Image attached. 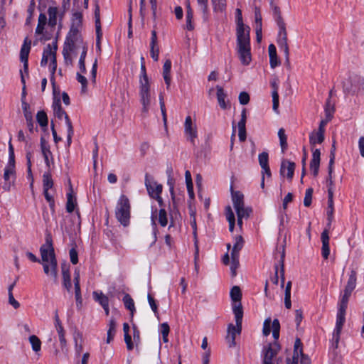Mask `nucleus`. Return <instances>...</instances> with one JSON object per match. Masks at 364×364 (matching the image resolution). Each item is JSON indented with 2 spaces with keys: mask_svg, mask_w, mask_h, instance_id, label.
<instances>
[{
  "mask_svg": "<svg viewBox=\"0 0 364 364\" xmlns=\"http://www.w3.org/2000/svg\"><path fill=\"white\" fill-rule=\"evenodd\" d=\"M82 24V15L80 12H75L72 17V23L70 31L67 36L63 48V56L66 62H71L70 53L82 44L80 36V31Z\"/></svg>",
  "mask_w": 364,
  "mask_h": 364,
  "instance_id": "nucleus-1",
  "label": "nucleus"
},
{
  "mask_svg": "<svg viewBox=\"0 0 364 364\" xmlns=\"http://www.w3.org/2000/svg\"><path fill=\"white\" fill-rule=\"evenodd\" d=\"M273 17L279 28L277 44L279 48L284 52L285 55V62L289 65V49L287 43V33L286 30V23L282 16L280 9L274 6L272 9Z\"/></svg>",
  "mask_w": 364,
  "mask_h": 364,
  "instance_id": "nucleus-2",
  "label": "nucleus"
},
{
  "mask_svg": "<svg viewBox=\"0 0 364 364\" xmlns=\"http://www.w3.org/2000/svg\"><path fill=\"white\" fill-rule=\"evenodd\" d=\"M234 315L235 318L236 325L234 326L232 323H230L228 325V334L225 338L226 342L228 344L229 348H233L236 346L235 336L237 334L240 335L242 331V322L243 316L242 315V312L239 306H235Z\"/></svg>",
  "mask_w": 364,
  "mask_h": 364,
  "instance_id": "nucleus-3",
  "label": "nucleus"
},
{
  "mask_svg": "<svg viewBox=\"0 0 364 364\" xmlns=\"http://www.w3.org/2000/svg\"><path fill=\"white\" fill-rule=\"evenodd\" d=\"M130 203L128 198L122 195L115 208V216L117 220L124 227L129 224Z\"/></svg>",
  "mask_w": 364,
  "mask_h": 364,
  "instance_id": "nucleus-4",
  "label": "nucleus"
},
{
  "mask_svg": "<svg viewBox=\"0 0 364 364\" xmlns=\"http://www.w3.org/2000/svg\"><path fill=\"white\" fill-rule=\"evenodd\" d=\"M47 274H50L54 282H57V262L55 257L52 240L48 235H47Z\"/></svg>",
  "mask_w": 364,
  "mask_h": 364,
  "instance_id": "nucleus-5",
  "label": "nucleus"
},
{
  "mask_svg": "<svg viewBox=\"0 0 364 364\" xmlns=\"http://www.w3.org/2000/svg\"><path fill=\"white\" fill-rule=\"evenodd\" d=\"M232 200L237 218H247L252 210L250 207H245L244 195L240 191H232Z\"/></svg>",
  "mask_w": 364,
  "mask_h": 364,
  "instance_id": "nucleus-6",
  "label": "nucleus"
},
{
  "mask_svg": "<svg viewBox=\"0 0 364 364\" xmlns=\"http://www.w3.org/2000/svg\"><path fill=\"white\" fill-rule=\"evenodd\" d=\"M311 364V360L308 355L304 354L302 343L299 338H296L294 346V353L291 358H287V364Z\"/></svg>",
  "mask_w": 364,
  "mask_h": 364,
  "instance_id": "nucleus-7",
  "label": "nucleus"
},
{
  "mask_svg": "<svg viewBox=\"0 0 364 364\" xmlns=\"http://www.w3.org/2000/svg\"><path fill=\"white\" fill-rule=\"evenodd\" d=\"M279 350L280 346L277 341L264 346L262 351V364H273V358L277 355Z\"/></svg>",
  "mask_w": 364,
  "mask_h": 364,
  "instance_id": "nucleus-8",
  "label": "nucleus"
},
{
  "mask_svg": "<svg viewBox=\"0 0 364 364\" xmlns=\"http://www.w3.org/2000/svg\"><path fill=\"white\" fill-rule=\"evenodd\" d=\"M140 102L142 104V112L147 113L151 102L149 82H139Z\"/></svg>",
  "mask_w": 364,
  "mask_h": 364,
  "instance_id": "nucleus-9",
  "label": "nucleus"
},
{
  "mask_svg": "<svg viewBox=\"0 0 364 364\" xmlns=\"http://www.w3.org/2000/svg\"><path fill=\"white\" fill-rule=\"evenodd\" d=\"M271 323L272 327V336L275 341L279 337L280 323L278 319L275 318L272 321L270 318H267L263 323V335L267 336L271 332Z\"/></svg>",
  "mask_w": 364,
  "mask_h": 364,
  "instance_id": "nucleus-10",
  "label": "nucleus"
},
{
  "mask_svg": "<svg viewBox=\"0 0 364 364\" xmlns=\"http://www.w3.org/2000/svg\"><path fill=\"white\" fill-rule=\"evenodd\" d=\"M184 133L187 139L195 146L197 138V126L192 120L191 116H187L184 123Z\"/></svg>",
  "mask_w": 364,
  "mask_h": 364,
  "instance_id": "nucleus-11",
  "label": "nucleus"
},
{
  "mask_svg": "<svg viewBox=\"0 0 364 364\" xmlns=\"http://www.w3.org/2000/svg\"><path fill=\"white\" fill-rule=\"evenodd\" d=\"M250 28L247 26H237V46H250Z\"/></svg>",
  "mask_w": 364,
  "mask_h": 364,
  "instance_id": "nucleus-12",
  "label": "nucleus"
},
{
  "mask_svg": "<svg viewBox=\"0 0 364 364\" xmlns=\"http://www.w3.org/2000/svg\"><path fill=\"white\" fill-rule=\"evenodd\" d=\"M53 108L54 113L58 118H59V119H62L63 117L65 118L66 125L68 126V140H70L71 135L73 134V131L72 123H71L70 120L69 119L68 114H66V112L65 111L63 110V109L61 107L60 102H53Z\"/></svg>",
  "mask_w": 364,
  "mask_h": 364,
  "instance_id": "nucleus-13",
  "label": "nucleus"
},
{
  "mask_svg": "<svg viewBox=\"0 0 364 364\" xmlns=\"http://www.w3.org/2000/svg\"><path fill=\"white\" fill-rule=\"evenodd\" d=\"M145 186L149 195L151 198L158 194H161L162 192V185L159 184L148 174H146L145 176Z\"/></svg>",
  "mask_w": 364,
  "mask_h": 364,
  "instance_id": "nucleus-14",
  "label": "nucleus"
},
{
  "mask_svg": "<svg viewBox=\"0 0 364 364\" xmlns=\"http://www.w3.org/2000/svg\"><path fill=\"white\" fill-rule=\"evenodd\" d=\"M237 50L242 64L244 65H248L252 60L250 46H237Z\"/></svg>",
  "mask_w": 364,
  "mask_h": 364,
  "instance_id": "nucleus-15",
  "label": "nucleus"
},
{
  "mask_svg": "<svg viewBox=\"0 0 364 364\" xmlns=\"http://www.w3.org/2000/svg\"><path fill=\"white\" fill-rule=\"evenodd\" d=\"M230 297L232 303V311L234 312L235 306H239L240 308V311L242 312V315L243 316V310L242 304L240 302L242 299V292L240 288L238 286H234L230 290Z\"/></svg>",
  "mask_w": 364,
  "mask_h": 364,
  "instance_id": "nucleus-16",
  "label": "nucleus"
},
{
  "mask_svg": "<svg viewBox=\"0 0 364 364\" xmlns=\"http://www.w3.org/2000/svg\"><path fill=\"white\" fill-rule=\"evenodd\" d=\"M95 28H96V36H97V47L98 50L100 51V41L102 36V32L101 28V23H100V6L97 4L95 5Z\"/></svg>",
  "mask_w": 364,
  "mask_h": 364,
  "instance_id": "nucleus-17",
  "label": "nucleus"
},
{
  "mask_svg": "<svg viewBox=\"0 0 364 364\" xmlns=\"http://www.w3.org/2000/svg\"><path fill=\"white\" fill-rule=\"evenodd\" d=\"M321 161V152L320 150L316 149L313 150L312 159L310 162V170L312 172L314 176H317L319 171Z\"/></svg>",
  "mask_w": 364,
  "mask_h": 364,
  "instance_id": "nucleus-18",
  "label": "nucleus"
},
{
  "mask_svg": "<svg viewBox=\"0 0 364 364\" xmlns=\"http://www.w3.org/2000/svg\"><path fill=\"white\" fill-rule=\"evenodd\" d=\"M295 166L296 165L294 162L287 160H283L280 168L281 175H287V177L291 180L294 176Z\"/></svg>",
  "mask_w": 364,
  "mask_h": 364,
  "instance_id": "nucleus-19",
  "label": "nucleus"
},
{
  "mask_svg": "<svg viewBox=\"0 0 364 364\" xmlns=\"http://www.w3.org/2000/svg\"><path fill=\"white\" fill-rule=\"evenodd\" d=\"M46 26V14L43 12L40 14L38 18V23L35 32L36 41H44L43 31Z\"/></svg>",
  "mask_w": 364,
  "mask_h": 364,
  "instance_id": "nucleus-20",
  "label": "nucleus"
},
{
  "mask_svg": "<svg viewBox=\"0 0 364 364\" xmlns=\"http://www.w3.org/2000/svg\"><path fill=\"white\" fill-rule=\"evenodd\" d=\"M321 238L322 242L321 254L324 259H327L330 254V238L328 235V230L327 229H324V230L322 232Z\"/></svg>",
  "mask_w": 364,
  "mask_h": 364,
  "instance_id": "nucleus-21",
  "label": "nucleus"
},
{
  "mask_svg": "<svg viewBox=\"0 0 364 364\" xmlns=\"http://www.w3.org/2000/svg\"><path fill=\"white\" fill-rule=\"evenodd\" d=\"M259 165L262 169V173L266 174L268 177L271 176V171L269 166V156L267 152H262L258 156Z\"/></svg>",
  "mask_w": 364,
  "mask_h": 364,
  "instance_id": "nucleus-22",
  "label": "nucleus"
},
{
  "mask_svg": "<svg viewBox=\"0 0 364 364\" xmlns=\"http://www.w3.org/2000/svg\"><path fill=\"white\" fill-rule=\"evenodd\" d=\"M62 269V275H63V287L66 289L68 292L71 291L72 284L70 274L69 272V267L66 264H63L61 266Z\"/></svg>",
  "mask_w": 364,
  "mask_h": 364,
  "instance_id": "nucleus-23",
  "label": "nucleus"
},
{
  "mask_svg": "<svg viewBox=\"0 0 364 364\" xmlns=\"http://www.w3.org/2000/svg\"><path fill=\"white\" fill-rule=\"evenodd\" d=\"M348 300L341 299L339 304L338 309L336 316V322L338 323H345L346 321V312L348 306Z\"/></svg>",
  "mask_w": 364,
  "mask_h": 364,
  "instance_id": "nucleus-24",
  "label": "nucleus"
},
{
  "mask_svg": "<svg viewBox=\"0 0 364 364\" xmlns=\"http://www.w3.org/2000/svg\"><path fill=\"white\" fill-rule=\"evenodd\" d=\"M268 52L270 67L274 69L280 64V60H279L277 54V49L274 44H270L269 46Z\"/></svg>",
  "mask_w": 364,
  "mask_h": 364,
  "instance_id": "nucleus-25",
  "label": "nucleus"
},
{
  "mask_svg": "<svg viewBox=\"0 0 364 364\" xmlns=\"http://www.w3.org/2000/svg\"><path fill=\"white\" fill-rule=\"evenodd\" d=\"M193 11L191 7L189 2L186 4V28L188 31L194 29V24L193 23Z\"/></svg>",
  "mask_w": 364,
  "mask_h": 364,
  "instance_id": "nucleus-26",
  "label": "nucleus"
},
{
  "mask_svg": "<svg viewBox=\"0 0 364 364\" xmlns=\"http://www.w3.org/2000/svg\"><path fill=\"white\" fill-rule=\"evenodd\" d=\"M30 51V45L26 44V42L22 46L20 53L21 60L23 63L24 71H28V57Z\"/></svg>",
  "mask_w": 364,
  "mask_h": 364,
  "instance_id": "nucleus-27",
  "label": "nucleus"
},
{
  "mask_svg": "<svg viewBox=\"0 0 364 364\" xmlns=\"http://www.w3.org/2000/svg\"><path fill=\"white\" fill-rule=\"evenodd\" d=\"M217 90V99L219 104V106L223 109H226L228 108V104L225 102V98L227 97L226 93L225 92L223 88L219 85L216 86Z\"/></svg>",
  "mask_w": 364,
  "mask_h": 364,
  "instance_id": "nucleus-28",
  "label": "nucleus"
},
{
  "mask_svg": "<svg viewBox=\"0 0 364 364\" xmlns=\"http://www.w3.org/2000/svg\"><path fill=\"white\" fill-rule=\"evenodd\" d=\"M171 61L168 59L165 61L164 66H163V77L164 79V81L166 82V85L167 86V88L169 87L171 84Z\"/></svg>",
  "mask_w": 364,
  "mask_h": 364,
  "instance_id": "nucleus-29",
  "label": "nucleus"
},
{
  "mask_svg": "<svg viewBox=\"0 0 364 364\" xmlns=\"http://www.w3.org/2000/svg\"><path fill=\"white\" fill-rule=\"evenodd\" d=\"M344 323H336V328L333 333L332 337V346L334 348L338 347V344L340 340V335Z\"/></svg>",
  "mask_w": 364,
  "mask_h": 364,
  "instance_id": "nucleus-30",
  "label": "nucleus"
},
{
  "mask_svg": "<svg viewBox=\"0 0 364 364\" xmlns=\"http://www.w3.org/2000/svg\"><path fill=\"white\" fill-rule=\"evenodd\" d=\"M55 326L57 332L59 335L60 341L62 344H64L65 343V336H64L63 328L61 325L57 311H55Z\"/></svg>",
  "mask_w": 364,
  "mask_h": 364,
  "instance_id": "nucleus-31",
  "label": "nucleus"
},
{
  "mask_svg": "<svg viewBox=\"0 0 364 364\" xmlns=\"http://www.w3.org/2000/svg\"><path fill=\"white\" fill-rule=\"evenodd\" d=\"M244 245V240L242 236L239 235L235 237V242L233 245L231 256L239 257V252Z\"/></svg>",
  "mask_w": 364,
  "mask_h": 364,
  "instance_id": "nucleus-32",
  "label": "nucleus"
},
{
  "mask_svg": "<svg viewBox=\"0 0 364 364\" xmlns=\"http://www.w3.org/2000/svg\"><path fill=\"white\" fill-rule=\"evenodd\" d=\"M333 213H334V203H333V196L331 191H329V196H328V208H327V220H333Z\"/></svg>",
  "mask_w": 364,
  "mask_h": 364,
  "instance_id": "nucleus-33",
  "label": "nucleus"
},
{
  "mask_svg": "<svg viewBox=\"0 0 364 364\" xmlns=\"http://www.w3.org/2000/svg\"><path fill=\"white\" fill-rule=\"evenodd\" d=\"M214 12L223 13L226 10V0H211Z\"/></svg>",
  "mask_w": 364,
  "mask_h": 364,
  "instance_id": "nucleus-34",
  "label": "nucleus"
},
{
  "mask_svg": "<svg viewBox=\"0 0 364 364\" xmlns=\"http://www.w3.org/2000/svg\"><path fill=\"white\" fill-rule=\"evenodd\" d=\"M324 141V134L316 132H313L309 136V142L311 146L316 144H321Z\"/></svg>",
  "mask_w": 364,
  "mask_h": 364,
  "instance_id": "nucleus-35",
  "label": "nucleus"
},
{
  "mask_svg": "<svg viewBox=\"0 0 364 364\" xmlns=\"http://www.w3.org/2000/svg\"><path fill=\"white\" fill-rule=\"evenodd\" d=\"M49 15V20L47 23L50 26H54L57 23V14H58V9L57 7L50 6L48 11Z\"/></svg>",
  "mask_w": 364,
  "mask_h": 364,
  "instance_id": "nucleus-36",
  "label": "nucleus"
},
{
  "mask_svg": "<svg viewBox=\"0 0 364 364\" xmlns=\"http://www.w3.org/2000/svg\"><path fill=\"white\" fill-rule=\"evenodd\" d=\"M93 298L96 301L99 302L102 307L109 305L108 297L102 292L94 291Z\"/></svg>",
  "mask_w": 364,
  "mask_h": 364,
  "instance_id": "nucleus-37",
  "label": "nucleus"
},
{
  "mask_svg": "<svg viewBox=\"0 0 364 364\" xmlns=\"http://www.w3.org/2000/svg\"><path fill=\"white\" fill-rule=\"evenodd\" d=\"M272 86L274 88V90L272 92V102H273V110L274 112H277L278 107H279V95H278V86L276 83V82H272Z\"/></svg>",
  "mask_w": 364,
  "mask_h": 364,
  "instance_id": "nucleus-38",
  "label": "nucleus"
},
{
  "mask_svg": "<svg viewBox=\"0 0 364 364\" xmlns=\"http://www.w3.org/2000/svg\"><path fill=\"white\" fill-rule=\"evenodd\" d=\"M116 333V322L114 318H111L107 331V343H109L112 341Z\"/></svg>",
  "mask_w": 364,
  "mask_h": 364,
  "instance_id": "nucleus-39",
  "label": "nucleus"
},
{
  "mask_svg": "<svg viewBox=\"0 0 364 364\" xmlns=\"http://www.w3.org/2000/svg\"><path fill=\"white\" fill-rule=\"evenodd\" d=\"M324 109L326 117H327L328 119H331L335 112V106L334 104L331 102L330 98L327 99Z\"/></svg>",
  "mask_w": 364,
  "mask_h": 364,
  "instance_id": "nucleus-40",
  "label": "nucleus"
},
{
  "mask_svg": "<svg viewBox=\"0 0 364 364\" xmlns=\"http://www.w3.org/2000/svg\"><path fill=\"white\" fill-rule=\"evenodd\" d=\"M278 136L279 138L282 152L284 153L287 148V137L283 128H280L278 131Z\"/></svg>",
  "mask_w": 364,
  "mask_h": 364,
  "instance_id": "nucleus-41",
  "label": "nucleus"
},
{
  "mask_svg": "<svg viewBox=\"0 0 364 364\" xmlns=\"http://www.w3.org/2000/svg\"><path fill=\"white\" fill-rule=\"evenodd\" d=\"M123 302L125 307L131 311L132 316L134 314L135 311L134 302L129 294H126L123 298Z\"/></svg>",
  "mask_w": 364,
  "mask_h": 364,
  "instance_id": "nucleus-42",
  "label": "nucleus"
},
{
  "mask_svg": "<svg viewBox=\"0 0 364 364\" xmlns=\"http://www.w3.org/2000/svg\"><path fill=\"white\" fill-rule=\"evenodd\" d=\"M50 82L53 87V102H60V90L58 87L56 86L53 76L50 78Z\"/></svg>",
  "mask_w": 364,
  "mask_h": 364,
  "instance_id": "nucleus-43",
  "label": "nucleus"
},
{
  "mask_svg": "<svg viewBox=\"0 0 364 364\" xmlns=\"http://www.w3.org/2000/svg\"><path fill=\"white\" fill-rule=\"evenodd\" d=\"M76 205V200L72 195V193H68L67 195V203L66 210L68 213H72Z\"/></svg>",
  "mask_w": 364,
  "mask_h": 364,
  "instance_id": "nucleus-44",
  "label": "nucleus"
},
{
  "mask_svg": "<svg viewBox=\"0 0 364 364\" xmlns=\"http://www.w3.org/2000/svg\"><path fill=\"white\" fill-rule=\"evenodd\" d=\"M149 82V77L146 74L144 58V57L141 58V74L139 77V82Z\"/></svg>",
  "mask_w": 364,
  "mask_h": 364,
  "instance_id": "nucleus-45",
  "label": "nucleus"
},
{
  "mask_svg": "<svg viewBox=\"0 0 364 364\" xmlns=\"http://www.w3.org/2000/svg\"><path fill=\"white\" fill-rule=\"evenodd\" d=\"M36 120L43 132L46 131V112L39 111L36 114Z\"/></svg>",
  "mask_w": 364,
  "mask_h": 364,
  "instance_id": "nucleus-46",
  "label": "nucleus"
},
{
  "mask_svg": "<svg viewBox=\"0 0 364 364\" xmlns=\"http://www.w3.org/2000/svg\"><path fill=\"white\" fill-rule=\"evenodd\" d=\"M9 162L6 166L15 168L14 150L11 141L9 143Z\"/></svg>",
  "mask_w": 364,
  "mask_h": 364,
  "instance_id": "nucleus-47",
  "label": "nucleus"
},
{
  "mask_svg": "<svg viewBox=\"0 0 364 364\" xmlns=\"http://www.w3.org/2000/svg\"><path fill=\"white\" fill-rule=\"evenodd\" d=\"M29 341L34 351L38 352L41 350V342L37 336L34 335L30 336Z\"/></svg>",
  "mask_w": 364,
  "mask_h": 364,
  "instance_id": "nucleus-48",
  "label": "nucleus"
},
{
  "mask_svg": "<svg viewBox=\"0 0 364 364\" xmlns=\"http://www.w3.org/2000/svg\"><path fill=\"white\" fill-rule=\"evenodd\" d=\"M356 272L355 270H351L349 279L346 287L349 289H354L356 286Z\"/></svg>",
  "mask_w": 364,
  "mask_h": 364,
  "instance_id": "nucleus-49",
  "label": "nucleus"
},
{
  "mask_svg": "<svg viewBox=\"0 0 364 364\" xmlns=\"http://www.w3.org/2000/svg\"><path fill=\"white\" fill-rule=\"evenodd\" d=\"M231 265H230V270L232 273V277L236 276V269L239 267L240 263H239V257L236 256H231Z\"/></svg>",
  "mask_w": 364,
  "mask_h": 364,
  "instance_id": "nucleus-50",
  "label": "nucleus"
},
{
  "mask_svg": "<svg viewBox=\"0 0 364 364\" xmlns=\"http://www.w3.org/2000/svg\"><path fill=\"white\" fill-rule=\"evenodd\" d=\"M159 223L162 227H165L168 224L166 211L163 208L159 213Z\"/></svg>",
  "mask_w": 364,
  "mask_h": 364,
  "instance_id": "nucleus-51",
  "label": "nucleus"
},
{
  "mask_svg": "<svg viewBox=\"0 0 364 364\" xmlns=\"http://www.w3.org/2000/svg\"><path fill=\"white\" fill-rule=\"evenodd\" d=\"M313 188H309L306 189L304 199V205L306 207H309L312 201Z\"/></svg>",
  "mask_w": 364,
  "mask_h": 364,
  "instance_id": "nucleus-52",
  "label": "nucleus"
},
{
  "mask_svg": "<svg viewBox=\"0 0 364 364\" xmlns=\"http://www.w3.org/2000/svg\"><path fill=\"white\" fill-rule=\"evenodd\" d=\"M75 285V299H76V304L77 306L80 307L82 305V296H81V290L80 287V283L74 284Z\"/></svg>",
  "mask_w": 364,
  "mask_h": 364,
  "instance_id": "nucleus-53",
  "label": "nucleus"
},
{
  "mask_svg": "<svg viewBox=\"0 0 364 364\" xmlns=\"http://www.w3.org/2000/svg\"><path fill=\"white\" fill-rule=\"evenodd\" d=\"M159 104H160V108L163 117V122L165 126H166L167 123V117H166V107H165V103L164 101L163 95L161 94L159 95Z\"/></svg>",
  "mask_w": 364,
  "mask_h": 364,
  "instance_id": "nucleus-54",
  "label": "nucleus"
},
{
  "mask_svg": "<svg viewBox=\"0 0 364 364\" xmlns=\"http://www.w3.org/2000/svg\"><path fill=\"white\" fill-rule=\"evenodd\" d=\"M262 15L260 13V10L258 8H255V28H262Z\"/></svg>",
  "mask_w": 364,
  "mask_h": 364,
  "instance_id": "nucleus-55",
  "label": "nucleus"
},
{
  "mask_svg": "<svg viewBox=\"0 0 364 364\" xmlns=\"http://www.w3.org/2000/svg\"><path fill=\"white\" fill-rule=\"evenodd\" d=\"M77 80L82 85V88H81L82 92L85 93L86 90H87V83L86 77H84L83 75H82L80 73H77Z\"/></svg>",
  "mask_w": 364,
  "mask_h": 364,
  "instance_id": "nucleus-56",
  "label": "nucleus"
},
{
  "mask_svg": "<svg viewBox=\"0 0 364 364\" xmlns=\"http://www.w3.org/2000/svg\"><path fill=\"white\" fill-rule=\"evenodd\" d=\"M284 257H285V252H284V250H283L282 255H281V259L279 260V264L281 265L280 272H281V277H282V287H283L284 284Z\"/></svg>",
  "mask_w": 364,
  "mask_h": 364,
  "instance_id": "nucleus-57",
  "label": "nucleus"
},
{
  "mask_svg": "<svg viewBox=\"0 0 364 364\" xmlns=\"http://www.w3.org/2000/svg\"><path fill=\"white\" fill-rule=\"evenodd\" d=\"M335 149H336L335 145L333 144L332 149L331 151L330 160H329V164H328V172H330V173H333V168L334 160H335Z\"/></svg>",
  "mask_w": 364,
  "mask_h": 364,
  "instance_id": "nucleus-58",
  "label": "nucleus"
},
{
  "mask_svg": "<svg viewBox=\"0 0 364 364\" xmlns=\"http://www.w3.org/2000/svg\"><path fill=\"white\" fill-rule=\"evenodd\" d=\"M147 299H148L149 304L151 306V309L154 311V314L156 316H157L159 314L158 313V306H157V304H156L154 299L150 294H148Z\"/></svg>",
  "mask_w": 364,
  "mask_h": 364,
  "instance_id": "nucleus-59",
  "label": "nucleus"
},
{
  "mask_svg": "<svg viewBox=\"0 0 364 364\" xmlns=\"http://www.w3.org/2000/svg\"><path fill=\"white\" fill-rule=\"evenodd\" d=\"M15 173V168L6 166L4 170V178L6 181H9L11 176H14Z\"/></svg>",
  "mask_w": 364,
  "mask_h": 364,
  "instance_id": "nucleus-60",
  "label": "nucleus"
},
{
  "mask_svg": "<svg viewBox=\"0 0 364 364\" xmlns=\"http://www.w3.org/2000/svg\"><path fill=\"white\" fill-rule=\"evenodd\" d=\"M151 50V56L154 61L159 60V48L158 46H150Z\"/></svg>",
  "mask_w": 364,
  "mask_h": 364,
  "instance_id": "nucleus-61",
  "label": "nucleus"
},
{
  "mask_svg": "<svg viewBox=\"0 0 364 364\" xmlns=\"http://www.w3.org/2000/svg\"><path fill=\"white\" fill-rule=\"evenodd\" d=\"M239 101L241 105H247L250 101V96L247 92H242L239 95Z\"/></svg>",
  "mask_w": 364,
  "mask_h": 364,
  "instance_id": "nucleus-62",
  "label": "nucleus"
},
{
  "mask_svg": "<svg viewBox=\"0 0 364 364\" xmlns=\"http://www.w3.org/2000/svg\"><path fill=\"white\" fill-rule=\"evenodd\" d=\"M69 255H70V262L75 264L78 262V256H77V252L76 251V250L75 248H72L70 250V252H69Z\"/></svg>",
  "mask_w": 364,
  "mask_h": 364,
  "instance_id": "nucleus-63",
  "label": "nucleus"
},
{
  "mask_svg": "<svg viewBox=\"0 0 364 364\" xmlns=\"http://www.w3.org/2000/svg\"><path fill=\"white\" fill-rule=\"evenodd\" d=\"M197 2L203 14L206 15L208 12V0H197Z\"/></svg>",
  "mask_w": 364,
  "mask_h": 364,
  "instance_id": "nucleus-64",
  "label": "nucleus"
}]
</instances>
